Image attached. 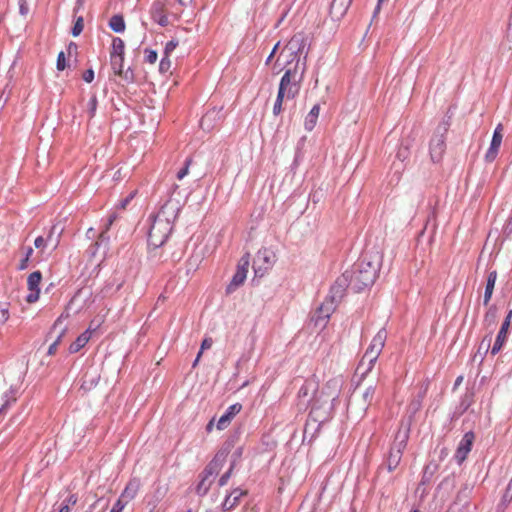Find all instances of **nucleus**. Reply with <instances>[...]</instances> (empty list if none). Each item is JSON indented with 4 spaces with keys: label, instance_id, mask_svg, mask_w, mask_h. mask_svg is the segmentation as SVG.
<instances>
[{
    "label": "nucleus",
    "instance_id": "obj_28",
    "mask_svg": "<svg viewBox=\"0 0 512 512\" xmlns=\"http://www.w3.org/2000/svg\"><path fill=\"white\" fill-rule=\"evenodd\" d=\"M17 400V390L13 389L12 387L9 388L8 391L4 393V403L0 407V414H3L6 412V410L9 408V406L13 403H15Z\"/></svg>",
    "mask_w": 512,
    "mask_h": 512
},
{
    "label": "nucleus",
    "instance_id": "obj_23",
    "mask_svg": "<svg viewBox=\"0 0 512 512\" xmlns=\"http://www.w3.org/2000/svg\"><path fill=\"white\" fill-rule=\"evenodd\" d=\"M508 323H502L501 328L498 332L496 340L491 348V354L496 355L503 347V344L507 340Z\"/></svg>",
    "mask_w": 512,
    "mask_h": 512
},
{
    "label": "nucleus",
    "instance_id": "obj_41",
    "mask_svg": "<svg viewBox=\"0 0 512 512\" xmlns=\"http://www.w3.org/2000/svg\"><path fill=\"white\" fill-rule=\"evenodd\" d=\"M83 28H84V19L82 16H79L76 19L74 26L72 27V30H71L72 35L74 37L79 36L82 33Z\"/></svg>",
    "mask_w": 512,
    "mask_h": 512
},
{
    "label": "nucleus",
    "instance_id": "obj_39",
    "mask_svg": "<svg viewBox=\"0 0 512 512\" xmlns=\"http://www.w3.org/2000/svg\"><path fill=\"white\" fill-rule=\"evenodd\" d=\"M497 318V308L496 306L492 305L489 307L488 311L485 314L484 322H486L488 325L494 324Z\"/></svg>",
    "mask_w": 512,
    "mask_h": 512
},
{
    "label": "nucleus",
    "instance_id": "obj_2",
    "mask_svg": "<svg viewBox=\"0 0 512 512\" xmlns=\"http://www.w3.org/2000/svg\"><path fill=\"white\" fill-rule=\"evenodd\" d=\"M379 271V262L367 260L363 257L354 265L349 273L350 289L354 292H361L375 282Z\"/></svg>",
    "mask_w": 512,
    "mask_h": 512
},
{
    "label": "nucleus",
    "instance_id": "obj_57",
    "mask_svg": "<svg viewBox=\"0 0 512 512\" xmlns=\"http://www.w3.org/2000/svg\"><path fill=\"white\" fill-rule=\"evenodd\" d=\"M46 244H49L47 241V238H43L42 236H39L35 239L34 245L37 249H42L46 246Z\"/></svg>",
    "mask_w": 512,
    "mask_h": 512
},
{
    "label": "nucleus",
    "instance_id": "obj_8",
    "mask_svg": "<svg viewBox=\"0 0 512 512\" xmlns=\"http://www.w3.org/2000/svg\"><path fill=\"white\" fill-rule=\"evenodd\" d=\"M386 339H387V331L384 328H382L374 336L371 344L369 345L368 349L366 350L365 354L363 355V357L359 363V370L364 366L365 361L368 360V369H366L364 373H368L369 371H371L374 363L378 359V357L385 345Z\"/></svg>",
    "mask_w": 512,
    "mask_h": 512
},
{
    "label": "nucleus",
    "instance_id": "obj_61",
    "mask_svg": "<svg viewBox=\"0 0 512 512\" xmlns=\"http://www.w3.org/2000/svg\"><path fill=\"white\" fill-rule=\"evenodd\" d=\"M134 196H135V192L130 193L129 196H127L124 200L121 201L120 207L122 209H125L126 206L128 205V203L134 198Z\"/></svg>",
    "mask_w": 512,
    "mask_h": 512
},
{
    "label": "nucleus",
    "instance_id": "obj_16",
    "mask_svg": "<svg viewBox=\"0 0 512 512\" xmlns=\"http://www.w3.org/2000/svg\"><path fill=\"white\" fill-rule=\"evenodd\" d=\"M42 280V274L40 271L32 272L27 279V286L30 293L26 296L28 303H34L39 299L40 288L39 285Z\"/></svg>",
    "mask_w": 512,
    "mask_h": 512
},
{
    "label": "nucleus",
    "instance_id": "obj_1",
    "mask_svg": "<svg viewBox=\"0 0 512 512\" xmlns=\"http://www.w3.org/2000/svg\"><path fill=\"white\" fill-rule=\"evenodd\" d=\"M179 208L167 201L154 216L148 232V244L154 248L162 246L168 239Z\"/></svg>",
    "mask_w": 512,
    "mask_h": 512
},
{
    "label": "nucleus",
    "instance_id": "obj_34",
    "mask_svg": "<svg viewBox=\"0 0 512 512\" xmlns=\"http://www.w3.org/2000/svg\"><path fill=\"white\" fill-rule=\"evenodd\" d=\"M111 67L116 75H122L124 56L110 55Z\"/></svg>",
    "mask_w": 512,
    "mask_h": 512
},
{
    "label": "nucleus",
    "instance_id": "obj_32",
    "mask_svg": "<svg viewBox=\"0 0 512 512\" xmlns=\"http://www.w3.org/2000/svg\"><path fill=\"white\" fill-rule=\"evenodd\" d=\"M64 228L58 224L53 225L50 229V232L47 236V241L49 244L56 248L59 243V237L62 234Z\"/></svg>",
    "mask_w": 512,
    "mask_h": 512
},
{
    "label": "nucleus",
    "instance_id": "obj_5",
    "mask_svg": "<svg viewBox=\"0 0 512 512\" xmlns=\"http://www.w3.org/2000/svg\"><path fill=\"white\" fill-rule=\"evenodd\" d=\"M375 387L369 386L363 392L355 390L349 397L347 412L354 419L362 418L369 406L372 404Z\"/></svg>",
    "mask_w": 512,
    "mask_h": 512
},
{
    "label": "nucleus",
    "instance_id": "obj_64",
    "mask_svg": "<svg viewBox=\"0 0 512 512\" xmlns=\"http://www.w3.org/2000/svg\"><path fill=\"white\" fill-rule=\"evenodd\" d=\"M281 112H282V104L275 102L274 107H273V114L279 115Z\"/></svg>",
    "mask_w": 512,
    "mask_h": 512
},
{
    "label": "nucleus",
    "instance_id": "obj_60",
    "mask_svg": "<svg viewBox=\"0 0 512 512\" xmlns=\"http://www.w3.org/2000/svg\"><path fill=\"white\" fill-rule=\"evenodd\" d=\"M77 51H78L77 44L74 43V42H70L68 47H67L68 56H71L73 53L77 54Z\"/></svg>",
    "mask_w": 512,
    "mask_h": 512
},
{
    "label": "nucleus",
    "instance_id": "obj_51",
    "mask_svg": "<svg viewBox=\"0 0 512 512\" xmlns=\"http://www.w3.org/2000/svg\"><path fill=\"white\" fill-rule=\"evenodd\" d=\"M56 67L59 71H63L67 67L65 53L63 51L58 54Z\"/></svg>",
    "mask_w": 512,
    "mask_h": 512
},
{
    "label": "nucleus",
    "instance_id": "obj_12",
    "mask_svg": "<svg viewBox=\"0 0 512 512\" xmlns=\"http://www.w3.org/2000/svg\"><path fill=\"white\" fill-rule=\"evenodd\" d=\"M347 288H350L348 271L344 272L340 277L336 279L335 283L330 288L327 299L333 301L335 304H338L344 297Z\"/></svg>",
    "mask_w": 512,
    "mask_h": 512
},
{
    "label": "nucleus",
    "instance_id": "obj_36",
    "mask_svg": "<svg viewBox=\"0 0 512 512\" xmlns=\"http://www.w3.org/2000/svg\"><path fill=\"white\" fill-rule=\"evenodd\" d=\"M436 468H437L436 464H434V465L428 464L425 466L423 475H422V479H421V484L425 485L430 482Z\"/></svg>",
    "mask_w": 512,
    "mask_h": 512
},
{
    "label": "nucleus",
    "instance_id": "obj_30",
    "mask_svg": "<svg viewBox=\"0 0 512 512\" xmlns=\"http://www.w3.org/2000/svg\"><path fill=\"white\" fill-rule=\"evenodd\" d=\"M320 107L318 104L314 105L305 119V128L311 131L317 122Z\"/></svg>",
    "mask_w": 512,
    "mask_h": 512
},
{
    "label": "nucleus",
    "instance_id": "obj_11",
    "mask_svg": "<svg viewBox=\"0 0 512 512\" xmlns=\"http://www.w3.org/2000/svg\"><path fill=\"white\" fill-rule=\"evenodd\" d=\"M275 255L267 248L260 249L254 257L255 273L262 276L274 263Z\"/></svg>",
    "mask_w": 512,
    "mask_h": 512
},
{
    "label": "nucleus",
    "instance_id": "obj_56",
    "mask_svg": "<svg viewBox=\"0 0 512 512\" xmlns=\"http://www.w3.org/2000/svg\"><path fill=\"white\" fill-rule=\"evenodd\" d=\"M248 266H249V255L247 254L240 259L237 269H243L245 271V273H247Z\"/></svg>",
    "mask_w": 512,
    "mask_h": 512
},
{
    "label": "nucleus",
    "instance_id": "obj_20",
    "mask_svg": "<svg viewBox=\"0 0 512 512\" xmlns=\"http://www.w3.org/2000/svg\"><path fill=\"white\" fill-rule=\"evenodd\" d=\"M352 1L353 0H333L330 6V14L332 17L337 19L342 18L351 6Z\"/></svg>",
    "mask_w": 512,
    "mask_h": 512
},
{
    "label": "nucleus",
    "instance_id": "obj_53",
    "mask_svg": "<svg viewBox=\"0 0 512 512\" xmlns=\"http://www.w3.org/2000/svg\"><path fill=\"white\" fill-rule=\"evenodd\" d=\"M128 503V501H126L123 497L120 496L111 510L121 512Z\"/></svg>",
    "mask_w": 512,
    "mask_h": 512
},
{
    "label": "nucleus",
    "instance_id": "obj_14",
    "mask_svg": "<svg viewBox=\"0 0 512 512\" xmlns=\"http://www.w3.org/2000/svg\"><path fill=\"white\" fill-rule=\"evenodd\" d=\"M337 304L333 301L328 300L325 301L319 306L316 310L315 314L312 317V321H314L316 326L325 327L327 320L330 318L331 314L335 311Z\"/></svg>",
    "mask_w": 512,
    "mask_h": 512
},
{
    "label": "nucleus",
    "instance_id": "obj_18",
    "mask_svg": "<svg viewBox=\"0 0 512 512\" xmlns=\"http://www.w3.org/2000/svg\"><path fill=\"white\" fill-rule=\"evenodd\" d=\"M242 409V405L240 403H235L228 407L226 412L220 417L217 423V428L219 430H223L230 424L232 418L236 416Z\"/></svg>",
    "mask_w": 512,
    "mask_h": 512
},
{
    "label": "nucleus",
    "instance_id": "obj_42",
    "mask_svg": "<svg viewBox=\"0 0 512 512\" xmlns=\"http://www.w3.org/2000/svg\"><path fill=\"white\" fill-rule=\"evenodd\" d=\"M107 507L108 501L103 498H99L90 506V509L87 512H92V510L96 508H99L97 512H105Z\"/></svg>",
    "mask_w": 512,
    "mask_h": 512
},
{
    "label": "nucleus",
    "instance_id": "obj_4",
    "mask_svg": "<svg viewBox=\"0 0 512 512\" xmlns=\"http://www.w3.org/2000/svg\"><path fill=\"white\" fill-rule=\"evenodd\" d=\"M307 45V36L304 32L296 33L288 41L285 48L281 51L276 63L283 60L284 69L287 67H293L294 64L298 63V71H301V55Z\"/></svg>",
    "mask_w": 512,
    "mask_h": 512
},
{
    "label": "nucleus",
    "instance_id": "obj_48",
    "mask_svg": "<svg viewBox=\"0 0 512 512\" xmlns=\"http://www.w3.org/2000/svg\"><path fill=\"white\" fill-rule=\"evenodd\" d=\"M491 341H492V337L491 335H486L481 343H480V346H479V350L478 352H480L481 350H483L484 354H486L490 348V344H491Z\"/></svg>",
    "mask_w": 512,
    "mask_h": 512
},
{
    "label": "nucleus",
    "instance_id": "obj_9",
    "mask_svg": "<svg viewBox=\"0 0 512 512\" xmlns=\"http://www.w3.org/2000/svg\"><path fill=\"white\" fill-rule=\"evenodd\" d=\"M220 470L221 463L216 456L206 465L204 470L199 475L200 480L195 488V492L197 495L203 497L208 493L212 483L214 482L215 477L218 475Z\"/></svg>",
    "mask_w": 512,
    "mask_h": 512
},
{
    "label": "nucleus",
    "instance_id": "obj_37",
    "mask_svg": "<svg viewBox=\"0 0 512 512\" xmlns=\"http://www.w3.org/2000/svg\"><path fill=\"white\" fill-rule=\"evenodd\" d=\"M503 125L500 123L497 125V127L494 130L493 137L491 144L494 145V147H500L503 139Z\"/></svg>",
    "mask_w": 512,
    "mask_h": 512
},
{
    "label": "nucleus",
    "instance_id": "obj_52",
    "mask_svg": "<svg viewBox=\"0 0 512 512\" xmlns=\"http://www.w3.org/2000/svg\"><path fill=\"white\" fill-rule=\"evenodd\" d=\"M233 468H234V465H231V467L229 468V470L227 472H225L219 479L218 481V485L220 487L222 486H225L227 483H228V480L230 479L231 477V474H232V471H233Z\"/></svg>",
    "mask_w": 512,
    "mask_h": 512
},
{
    "label": "nucleus",
    "instance_id": "obj_7",
    "mask_svg": "<svg viewBox=\"0 0 512 512\" xmlns=\"http://www.w3.org/2000/svg\"><path fill=\"white\" fill-rule=\"evenodd\" d=\"M409 432H410V423L405 427V429H402V426L399 428L395 435L394 442L390 448L388 457H387V468L388 471L392 472L394 471L398 465L400 464L403 451L405 450L407 446V442L409 439Z\"/></svg>",
    "mask_w": 512,
    "mask_h": 512
},
{
    "label": "nucleus",
    "instance_id": "obj_54",
    "mask_svg": "<svg viewBox=\"0 0 512 512\" xmlns=\"http://www.w3.org/2000/svg\"><path fill=\"white\" fill-rule=\"evenodd\" d=\"M178 46V42L171 40L166 43L164 48V55L170 56V54L175 50V48Z\"/></svg>",
    "mask_w": 512,
    "mask_h": 512
},
{
    "label": "nucleus",
    "instance_id": "obj_43",
    "mask_svg": "<svg viewBox=\"0 0 512 512\" xmlns=\"http://www.w3.org/2000/svg\"><path fill=\"white\" fill-rule=\"evenodd\" d=\"M212 344H213L212 338H205L202 341L200 351H199V353H198V355H197V357H196V359H195V361L193 363L194 367L197 365V363H198V361H199V359H200V357L202 355V352L204 350H206V349H209L212 346Z\"/></svg>",
    "mask_w": 512,
    "mask_h": 512
},
{
    "label": "nucleus",
    "instance_id": "obj_19",
    "mask_svg": "<svg viewBox=\"0 0 512 512\" xmlns=\"http://www.w3.org/2000/svg\"><path fill=\"white\" fill-rule=\"evenodd\" d=\"M140 487V479L137 477L131 478L120 496L123 497L126 501L130 502L137 496Z\"/></svg>",
    "mask_w": 512,
    "mask_h": 512
},
{
    "label": "nucleus",
    "instance_id": "obj_40",
    "mask_svg": "<svg viewBox=\"0 0 512 512\" xmlns=\"http://www.w3.org/2000/svg\"><path fill=\"white\" fill-rule=\"evenodd\" d=\"M10 303L0 302V324H4L9 319Z\"/></svg>",
    "mask_w": 512,
    "mask_h": 512
},
{
    "label": "nucleus",
    "instance_id": "obj_63",
    "mask_svg": "<svg viewBox=\"0 0 512 512\" xmlns=\"http://www.w3.org/2000/svg\"><path fill=\"white\" fill-rule=\"evenodd\" d=\"M77 496L74 495V494H71L67 500H66V503H64L65 505H69L70 506H74L76 503H77Z\"/></svg>",
    "mask_w": 512,
    "mask_h": 512
},
{
    "label": "nucleus",
    "instance_id": "obj_25",
    "mask_svg": "<svg viewBox=\"0 0 512 512\" xmlns=\"http://www.w3.org/2000/svg\"><path fill=\"white\" fill-rule=\"evenodd\" d=\"M496 279H497V271L493 270V271L489 272L488 277H487L485 292H484V299H483L484 305H488V303L491 300L493 290L495 287V283H496Z\"/></svg>",
    "mask_w": 512,
    "mask_h": 512
},
{
    "label": "nucleus",
    "instance_id": "obj_3",
    "mask_svg": "<svg viewBox=\"0 0 512 512\" xmlns=\"http://www.w3.org/2000/svg\"><path fill=\"white\" fill-rule=\"evenodd\" d=\"M307 52L304 55L301 71H298V63L293 67H287L279 84L277 103H283L284 99H294L300 91V83L306 69Z\"/></svg>",
    "mask_w": 512,
    "mask_h": 512
},
{
    "label": "nucleus",
    "instance_id": "obj_44",
    "mask_svg": "<svg viewBox=\"0 0 512 512\" xmlns=\"http://www.w3.org/2000/svg\"><path fill=\"white\" fill-rule=\"evenodd\" d=\"M97 105H98L97 97H96V95H93L88 102L89 118H93L95 116V113L97 110Z\"/></svg>",
    "mask_w": 512,
    "mask_h": 512
},
{
    "label": "nucleus",
    "instance_id": "obj_55",
    "mask_svg": "<svg viewBox=\"0 0 512 512\" xmlns=\"http://www.w3.org/2000/svg\"><path fill=\"white\" fill-rule=\"evenodd\" d=\"M122 77L127 83H132L134 81V72L131 68H128L127 70H122V75H119Z\"/></svg>",
    "mask_w": 512,
    "mask_h": 512
},
{
    "label": "nucleus",
    "instance_id": "obj_46",
    "mask_svg": "<svg viewBox=\"0 0 512 512\" xmlns=\"http://www.w3.org/2000/svg\"><path fill=\"white\" fill-rule=\"evenodd\" d=\"M409 156V145L402 143L397 152V158L404 161Z\"/></svg>",
    "mask_w": 512,
    "mask_h": 512
},
{
    "label": "nucleus",
    "instance_id": "obj_13",
    "mask_svg": "<svg viewBox=\"0 0 512 512\" xmlns=\"http://www.w3.org/2000/svg\"><path fill=\"white\" fill-rule=\"evenodd\" d=\"M342 383L341 378H332L325 383L317 395L325 399H330V402L335 403V401L338 400Z\"/></svg>",
    "mask_w": 512,
    "mask_h": 512
},
{
    "label": "nucleus",
    "instance_id": "obj_62",
    "mask_svg": "<svg viewBox=\"0 0 512 512\" xmlns=\"http://www.w3.org/2000/svg\"><path fill=\"white\" fill-rule=\"evenodd\" d=\"M470 492V489L468 487L463 488L460 490L457 494V500H461L462 497L467 498L468 494Z\"/></svg>",
    "mask_w": 512,
    "mask_h": 512
},
{
    "label": "nucleus",
    "instance_id": "obj_31",
    "mask_svg": "<svg viewBox=\"0 0 512 512\" xmlns=\"http://www.w3.org/2000/svg\"><path fill=\"white\" fill-rule=\"evenodd\" d=\"M218 112L213 109L208 111L200 120V127L205 131H210L213 128L212 122L215 120Z\"/></svg>",
    "mask_w": 512,
    "mask_h": 512
},
{
    "label": "nucleus",
    "instance_id": "obj_45",
    "mask_svg": "<svg viewBox=\"0 0 512 512\" xmlns=\"http://www.w3.org/2000/svg\"><path fill=\"white\" fill-rule=\"evenodd\" d=\"M170 56L164 55L159 64V71L161 73H167L171 68Z\"/></svg>",
    "mask_w": 512,
    "mask_h": 512
},
{
    "label": "nucleus",
    "instance_id": "obj_10",
    "mask_svg": "<svg viewBox=\"0 0 512 512\" xmlns=\"http://www.w3.org/2000/svg\"><path fill=\"white\" fill-rule=\"evenodd\" d=\"M308 403L311 406L310 416L314 421L322 423L330 418L334 408V403L330 402V399L315 394L312 399L308 400Z\"/></svg>",
    "mask_w": 512,
    "mask_h": 512
},
{
    "label": "nucleus",
    "instance_id": "obj_26",
    "mask_svg": "<svg viewBox=\"0 0 512 512\" xmlns=\"http://www.w3.org/2000/svg\"><path fill=\"white\" fill-rule=\"evenodd\" d=\"M90 339V331L86 330L81 335H79L76 340L70 344L69 352L71 354L78 352L81 348H83Z\"/></svg>",
    "mask_w": 512,
    "mask_h": 512
},
{
    "label": "nucleus",
    "instance_id": "obj_35",
    "mask_svg": "<svg viewBox=\"0 0 512 512\" xmlns=\"http://www.w3.org/2000/svg\"><path fill=\"white\" fill-rule=\"evenodd\" d=\"M125 45L121 38L115 37L112 40V49L110 55L124 56Z\"/></svg>",
    "mask_w": 512,
    "mask_h": 512
},
{
    "label": "nucleus",
    "instance_id": "obj_47",
    "mask_svg": "<svg viewBox=\"0 0 512 512\" xmlns=\"http://www.w3.org/2000/svg\"><path fill=\"white\" fill-rule=\"evenodd\" d=\"M191 163H192V158H191V157H189V158H187V159L185 160L184 167H183V168H181V169L178 171V173H177V178H178L179 180L183 179V178L188 174V172H189V167H190Z\"/></svg>",
    "mask_w": 512,
    "mask_h": 512
},
{
    "label": "nucleus",
    "instance_id": "obj_24",
    "mask_svg": "<svg viewBox=\"0 0 512 512\" xmlns=\"http://www.w3.org/2000/svg\"><path fill=\"white\" fill-rule=\"evenodd\" d=\"M247 277V273L243 269H237L236 273L232 277L231 282L226 287V293H233L239 286H241Z\"/></svg>",
    "mask_w": 512,
    "mask_h": 512
},
{
    "label": "nucleus",
    "instance_id": "obj_17",
    "mask_svg": "<svg viewBox=\"0 0 512 512\" xmlns=\"http://www.w3.org/2000/svg\"><path fill=\"white\" fill-rule=\"evenodd\" d=\"M150 14L152 19L161 26H167L169 21L165 14V5L163 1L157 0L152 4Z\"/></svg>",
    "mask_w": 512,
    "mask_h": 512
},
{
    "label": "nucleus",
    "instance_id": "obj_49",
    "mask_svg": "<svg viewBox=\"0 0 512 512\" xmlns=\"http://www.w3.org/2000/svg\"><path fill=\"white\" fill-rule=\"evenodd\" d=\"M145 61L154 64L157 61L158 54L155 50L145 49Z\"/></svg>",
    "mask_w": 512,
    "mask_h": 512
},
{
    "label": "nucleus",
    "instance_id": "obj_58",
    "mask_svg": "<svg viewBox=\"0 0 512 512\" xmlns=\"http://www.w3.org/2000/svg\"><path fill=\"white\" fill-rule=\"evenodd\" d=\"M83 80L87 83H91L93 80H94V71L93 69H87L84 73H83Z\"/></svg>",
    "mask_w": 512,
    "mask_h": 512
},
{
    "label": "nucleus",
    "instance_id": "obj_38",
    "mask_svg": "<svg viewBox=\"0 0 512 512\" xmlns=\"http://www.w3.org/2000/svg\"><path fill=\"white\" fill-rule=\"evenodd\" d=\"M116 219V215H111L108 219V223L106 225V230L103 231L100 236H99V241H96L93 245H92V249H96L97 247L100 246V242L104 241L105 240V233L106 231L109 229V227L112 225V223L114 222V220ZM92 255H95V250H92L91 252Z\"/></svg>",
    "mask_w": 512,
    "mask_h": 512
},
{
    "label": "nucleus",
    "instance_id": "obj_15",
    "mask_svg": "<svg viewBox=\"0 0 512 512\" xmlns=\"http://www.w3.org/2000/svg\"><path fill=\"white\" fill-rule=\"evenodd\" d=\"M474 439L475 435L472 431L466 432L461 439L455 453V459L459 465H461L466 460L469 452L471 451Z\"/></svg>",
    "mask_w": 512,
    "mask_h": 512
},
{
    "label": "nucleus",
    "instance_id": "obj_22",
    "mask_svg": "<svg viewBox=\"0 0 512 512\" xmlns=\"http://www.w3.org/2000/svg\"><path fill=\"white\" fill-rule=\"evenodd\" d=\"M245 495H247L246 490H242L240 488H235L231 492V494L225 498L223 505H222L223 509L230 510V509L234 508L239 503L240 498Z\"/></svg>",
    "mask_w": 512,
    "mask_h": 512
},
{
    "label": "nucleus",
    "instance_id": "obj_27",
    "mask_svg": "<svg viewBox=\"0 0 512 512\" xmlns=\"http://www.w3.org/2000/svg\"><path fill=\"white\" fill-rule=\"evenodd\" d=\"M61 325V317H59L57 319V321L54 323L52 329L50 330V332L48 333L47 337L48 338H52L54 334H56V337L55 339L53 340V343H55L56 345H60V343L62 342V338L63 336L65 335L66 333V327H61L59 330L58 328L60 327Z\"/></svg>",
    "mask_w": 512,
    "mask_h": 512
},
{
    "label": "nucleus",
    "instance_id": "obj_33",
    "mask_svg": "<svg viewBox=\"0 0 512 512\" xmlns=\"http://www.w3.org/2000/svg\"><path fill=\"white\" fill-rule=\"evenodd\" d=\"M109 27L116 33H121L125 30V21L121 15H113L109 20Z\"/></svg>",
    "mask_w": 512,
    "mask_h": 512
},
{
    "label": "nucleus",
    "instance_id": "obj_50",
    "mask_svg": "<svg viewBox=\"0 0 512 512\" xmlns=\"http://www.w3.org/2000/svg\"><path fill=\"white\" fill-rule=\"evenodd\" d=\"M500 147H494V145L490 144V147L485 155V158L488 162H492L497 154Z\"/></svg>",
    "mask_w": 512,
    "mask_h": 512
},
{
    "label": "nucleus",
    "instance_id": "obj_21",
    "mask_svg": "<svg viewBox=\"0 0 512 512\" xmlns=\"http://www.w3.org/2000/svg\"><path fill=\"white\" fill-rule=\"evenodd\" d=\"M428 390V384L421 386L418 395L411 400L408 405V412L410 413L409 418L411 419L422 407L423 399L426 396Z\"/></svg>",
    "mask_w": 512,
    "mask_h": 512
},
{
    "label": "nucleus",
    "instance_id": "obj_29",
    "mask_svg": "<svg viewBox=\"0 0 512 512\" xmlns=\"http://www.w3.org/2000/svg\"><path fill=\"white\" fill-rule=\"evenodd\" d=\"M317 384L313 380H306L298 391V398H307L310 394L316 392Z\"/></svg>",
    "mask_w": 512,
    "mask_h": 512
},
{
    "label": "nucleus",
    "instance_id": "obj_59",
    "mask_svg": "<svg viewBox=\"0 0 512 512\" xmlns=\"http://www.w3.org/2000/svg\"><path fill=\"white\" fill-rule=\"evenodd\" d=\"M19 11L23 16L28 14L29 9L26 0H19Z\"/></svg>",
    "mask_w": 512,
    "mask_h": 512
},
{
    "label": "nucleus",
    "instance_id": "obj_6",
    "mask_svg": "<svg viewBox=\"0 0 512 512\" xmlns=\"http://www.w3.org/2000/svg\"><path fill=\"white\" fill-rule=\"evenodd\" d=\"M451 125V116H446L436 127L429 143V152L432 162L438 163L442 160L445 150V135Z\"/></svg>",
    "mask_w": 512,
    "mask_h": 512
}]
</instances>
